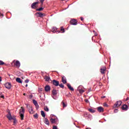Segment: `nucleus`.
I'll use <instances>...</instances> for the list:
<instances>
[{
    "label": "nucleus",
    "mask_w": 129,
    "mask_h": 129,
    "mask_svg": "<svg viewBox=\"0 0 129 129\" xmlns=\"http://www.w3.org/2000/svg\"><path fill=\"white\" fill-rule=\"evenodd\" d=\"M122 110H127V109H128V106H127L126 104H124L122 106V107H121Z\"/></svg>",
    "instance_id": "obj_11"
},
{
    "label": "nucleus",
    "mask_w": 129,
    "mask_h": 129,
    "mask_svg": "<svg viewBox=\"0 0 129 129\" xmlns=\"http://www.w3.org/2000/svg\"><path fill=\"white\" fill-rule=\"evenodd\" d=\"M81 89H82V86L80 85L78 87L77 91H79V90H81Z\"/></svg>",
    "instance_id": "obj_26"
},
{
    "label": "nucleus",
    "mask_w": 129,
    "mask_h": 129,
    "mask_svg": "<svg viewBox=\"0 0 129 129\" xmlns=\"http://www.w3.org/2000/svg\"><path fill=\"white\" fill-rule=\"evenodd\" d=\"M57 30V28H52V32L53 33H56V30Z\"/></svg>",
    "instance_id": "obj_30"
},
{
    "label": "nucleus",
    "mask_w": 129,
    "mask_h": 129,
    "mask_svg": "<svg viewBox=\"0 0 129 129\" xmlns=\"http://www.w3.org/2000/svg\"><path fill=\"white\" fill-rule=\"evenodd\" d=\"M100 70L101 74H104V71H105V68H104V69H101Z\"/></svg>",
    "instance_id": "obj_24"
},
{
    "label": "nucleus",
    "mask_w": 129,
    "mask_h": 129,
    "mask_svg": "<svg viewBox=\"0 0 129 129\" xmlns=\"http://www.w3.org/2000/svg\"><path fill=\"white\" fill-rule=\"evenodd\" d=\"M95 36H97V33H95Z\"/></svg>",
    "instance_id": "obj_50"
},
{
    "label": "nucleus",
    "mask_w": 129,
    "mask_h": 129,
    "mask_svg": "<svg viewBox=\"0 0 129 129\" xmlns=\"http://www.w3.org/2000/svg\"><path fill=\"white\" fill-rule=\"evenodd\" d=\"M36 108H37V109H38L39 108V104H37V105H35Z\"/></svg>",
    "instance_id": "obj_42"
},
{
    "label": "nucleus",
    "mask_w": 129,
    "mask_h": 129,
    "mask_svg": "<svg viewBox=\"0 0 129 129\" xmlns=\"http://www.w3.org/2000/svg\"><path fill=\"white\" fill-rule=\"evenodd\" d=\"M7 117L9 119V120H12V119H14V117L12 116V114L10 111L8 112V114L7 115Z\"/></svg>",
    "instance_id": "obj_4"
},
{
    "label": "nucleus",
    "mask_w": 129,
    "mask_h": 129,
    "mask_svg": "<svg viewBox=\"0 0 129 129\" xmlns=\"http://www.w3.org/2000/svg\"><path fill=\"white\" fill-rule=\"evenodd\" d=\"M19 113L20 117L21 118V120L24 119V114H25V108L23 107H21L19 110Z\"/></svg>",
    "instance_id": "obj_1"
},
{
    "label": "nucleus",
    "mask_w": 129,
    "mask_h": 129,
    "mask_svg": "<svg viewBox=\"0 0 129 129\" xmlns=\"http://www.w3.org/2000/svg\"><path fill=\"white\" fill-rule=\"evenodd\" d=\"M26 107L27 108V109L28 110L29 113H33V108L32 107V105L29 104H26Z\"/></svg>",
    "instance_id": "obj_2"
},
{
    "label": "nucleus",
    "mask_w": 129,
    "mask_h": 129,
    "mask_svg": "<svg viewBox=\"0 0 129 129\" xmlns=\"http://www.w3.org/2000/svg\"><path fill=\"white\" fill-rule=\"evenodd\" d=\"M50 122H51V123H55V122H57V121H58V118H50Z\"/></svg>",
    "instance_id": "obj_10"
},
{
    "label": "nucleus",
    "mask_w": 129,
    "mask_h": 129,
    "mask_svg": "<svg viewBox=\"0 0 129 129\" xmlns=\"http://www.w3.org/2000/svg\"><path fill=\"white\" fill-rule=\"evenodd\" d=\"M40 97H41V96H40Z\"/></svg>",
    "instance_id": "obj_61"
},
{
    "label": "nucleus",
    "mask_w": 129,
    "mask_h": 129,
    "mask_svg": "<svg viewBox=\"0 0 129 129\" xmlns=\"http://www.w3.org/2000/svg\"><path fill=\"white\" fill-rule=\"evenodd\" d=\"M86 129H89V128H87Z\"/></svg>",
    "instance_id": "obj_58"
},
{
    "label": "nucleus",
    "mask_w": 129,
    "mask_h": 129,
    "mask_svg": "<svg viewBox=\"0 0 129 129\" xmlns=\"http://www.w3.org/2000/svg\"><path fill=\"white\" fill-rule=\"evenodd\" d=\"M14 120V125H15L16 123H17V120L16 119V118L15 117H14V119H12Z\"/></svg>",
    "instance_id": "obj_28"
},
{
    "label": "nucleus",
    "mask_w": 129,
    "mask_h": 129,
    "mask_svg": "<svg viewBox=\"0 0 129 129\" xmlns=\"http://www.w3.org/2000/svg\"><path fill=\"white\" fill-rule=\"evenodd\" d=\"M36 15H38V16L37 17H38L39 18H43V17L46 16V14H43L41 12H37L36 13Z\"/></svg>",
    "instance_id": "obj_6"
},
{
    "label": "nucleus",
    "mask_w": 129,
    "mask_h": 129,
    "mask_svg": "<svg viewBox=\"0 0 129 129\" xmlns=\"http://www.w3.org/2000/svg\"><path fill=\"white\" fill-rule=\"evenodd\" d=\"M52 129H58V128L57 127V126H53Z\"/></svg>",
    "instance_id": "obj_39"
},
{
    "label": "nucleus",
    "mask_w": 129,
    "mask_h": 129,
    "mask_svg": "<svg viewBox=\"0 0 129 129\" xmlns=\"http://www.w3.org/2000/svg\"><path fill=\"white\" fill-rule=\"evenodd\" d=\"M101 98H105V96L101 97Z\"/></svg>",
    "instance_id": "obj_46"
},
{
    "label": "nucleus",
    "mask_w": 129,
    "mask_h": 129,
    "mask_svg": "<svg viewBox=\"0 0 129 129\" xmlns=\"http://www.w3.org/2000/svg\"><path fill=\"white\" fill-rule=\"evenodd\" d=\"M16 82H18V83H23V81H22V80H21V78H16Z\"/></svg>",
    "instance_id": "obj_19"
},
{
    "label": "nucleus",
    "mask_w": 129,
    "mask_h": 129,
    "mask_svg": "<svg viewBox=\"0 0 129 129\" xmlns=\"http://www.w3.org/2000/svg\"><path fill=\"white\" fill-rule=\"evenodd\" d=\"M2 77H0V82H2Z\"/></svg>",
    "instance_id": "obj_45"
},
{
    "label": "nucleus",
    "mask_w": 129,
    "mask_h": 129,
    "mask_svg": "<svg viewBox=\"0 0 129 129\" xmlns=\"http://www.w3.org/2000/svg\"><path fill=\"white\" fill-rule=\"evenodd\" d=\"M41 115L43 116V117H45L46 116V114H45V112L44 111L42 110L41 111Z\"/></svg>",
    "instance_id": "obj_22"
},
{
    "label": "nucleus",
    "mask_w": 129,
    "mask_h": 129,
    "mask_svg": "<svg viewBox=\"0 0 129 129\" xmlns=\"http://www.w3.org/2000/svg\"><path fill=\"white\" fill-rule=\"evenodd\" d=\"M97 110L99 112H103L104 111V109L101 106L98 107L97 108Z\"/></svg>",
    "instance_id": "obj_12"
},
{
    "label": "nucleus",
    "mask_w": 129,
    "mask_h": 129,
    "mask_svg": "<svg viewBox=\"0 0 129 129\" xmlns=\"http://www.w3.org/2000/svg\"><path fill=\"white\" fill-rule=\"evenodd\" d=\"M15 66L16 67L18 68H19L21 66V63L19 61V60L16 61Z\"/></svg>",
    "instance_id": "obj_18"
},
{
    "label": "nucleus",
    "mask_w": 129,
    "mask_h": 129,
    "mask_svg": "<svg viewBox=\"0 0 129 129\" xmlns=\"http://www.w3.org/2000/svg\"><path fill=\"white\" fill-rule=\"evenodd\" d=\"M43 10H44V8H43V7H41L39 9H36V11L38 12H41V11H43Z\"/></svg>",
    "instance_id": "obj_25"
},
{
    "label": "nucleus",
    "mask_w": 129,
    "mask_h": 129,
    "mask_svg": "<svg viewBox=\"0 0 129 129\" xmlns=\"http://www.w3.org/2000/svg\"><path fill=\"white\" fill-rule=\"evenodd\" d=\"M1 97H2V98H4V97H5V96L2 95V96H1Z\"/></svg>",
    "instance_id": "obj_47"
},
{
    "label": "nucleus",
    "mask_w": 129,
    "mask_h": 129,
    "mask_svg": "<svg viewBox=\"0 0 129 129\" xmlns=\"http://www.w3.org/2000/svg\"><path fill=\"white\" fill-rule=\"evenodd\" d=\"M44 89H45V91L48 92V91H49V90H51V87H50V86H49V85H46Z\"/></svg>",
    "instance_id": "obj_14"
},
{
    "label": "nucleus",
    "mask_w": 129,
    "mask_h": 129,
    "mask_svg": "<svg viewBox=\"0 0 129 129\" xmlns=\"http://www.w3.org/2000/svg\"><path fill=\"white\" fill-rule=\"evenodd\" d=\"M62 106L63 107H66V104H65V103L64 102L62 103Z\"/></svg>",
    "instance_id": "obj_37"
},
{
    "label": "nucleus",
    "mask_w": 129,
    "mask_h": 129,
    "mask_svg": "<svg viewBox=\"0 0 129 129\" xmlns=\"http://www.w3.org/2000/svg\"><path fill=\"white\" fill-rule=\"evenodd\" d=\"M61 1H65V0H61Z\"/></svg>",
    "instance_id": "obj_60"
},
{
    "label": "nucleus",
    "mask_w": 129,
    "mask_h": 129,
    "mask_svg": "<svg viewBox=\"0 0 129 129\" xmlns=\"http://www.w3.org/2000/svg\"><path fill=\"white\" fill-rule=\"evenodd\" d=\"M44 79H45L46 81L48 82V81H50V79H51V78H50V77H48L46 76Z\"/></svg>",
    "instance_id": "obj_21"
},
{
    "label": "nucleus",
    "mask_w": 129,
    "mask_h": 129,
    "mask_svg": "<svg viewBox=\"0 0 129 129\" xmlns=\"http://www.w3.org/2000/svg\"><path fill=\"white\" fill-rule=\"evenodd\" d=\"M122 103V102H121V101H118L115 104H114V107H117V106H120Z\"/></svg>",
    "instance_id": "obj_5"
},
{
    "label": "nucleus",
    "mask_w": 129,
    "mask_h": 129,
    "mask_svg": "<svg viewBox=\"0 0 129 129\" xmlns=\"http://www.w3.org/2000/svg\"><path fill=\"white\" fill-rule=\"evenodd\" d=\"M93 32H94V33H95V31L94 30V31H93Z\"/></svg>",
    "instance_id": "obj_54"
},
{
    "label": "nucleus",
    "mask_w": 129,
    "mask_h": 129,
    "mask_svg": "<svg viewBox=\"0 0 129 129\" xmlns=\"http://www.w3.org/2000/svg\"><path fill=\"white\" fill-rule=\"evenodd\" d=\"M88 110L90 111V112H91V113H94V112H95V110L93 109L89 108L88 109Z\"/></svg>",
    "instance_id": "obj_20"
},
{
    "label": "nucleus",
    "mask_w": 129,
    "mask_h": 129,
    "mask_svg": "<svg viewBox=\"0 0 129 129\" xmlns=\"http://www.w3.org/2000/svg\"><path fill=\"white\" fill-rule=\"evenodd\" d=\"M70 23L71 25H73V26H76L77 25V21L75 19H72Z\"/></svg>",
    "instance_id": "obj_7"
},
{
    "label": "nucleus",
    "mask_w": 129,
    "mask_h": 129,
    "mask_svg": "<svg viewBox=\"0 0 129 129\" xmlns=\"http://www.w3.org/2000/svg\"><path fill=\"white\" fill-rule=\"evenodd\" d=\"M41 100H44V99H41Z\"/></svg>",
    "instance_id": "obj_56"
},
{
    "label": "nucleus",
    "mask_w": 129,
    "mask_h": 129,
    "mask_svg": "<svg viewBox=\"0 0 129 129\" xmlns=\"http://www.w3.org/2000/svg\"><path fill=\"white\" fill-rule=\"evenodd\" d=\"M52 82V84L54 85V86H59V81L56 80H53Z\"/></svg>",
    "instance_id": "obj_8"
},
{
    "label": "nucleus",
    "mask_w": 129,
    "mask_h": 129,
    "mask_svg": "<svg viewBox=\"0 0 129 129\" xmlns=\"http://www.w3.org/2000/svg\"><path fill=\"white\" fill-rule=\"evenodd\" d=\"M1 16H4V15L0 13V17H1Z\"/></svg>",
    "instance_id": "obj_51"
},
{
    "label": "nucleus",
    "mask_w": 129,
    "mask_h": 129,
    "mask_svg": "<svg viewBox=\"0 0 129 129\" xmlns=\"http://www.w3.org/2000/svg\"><path fill=\"white\" fill-rule=\"evenodd\" d=\"M39 4V1L37 2H34L31 5V8L32 9H36V5Z\"/></svg>",
    "instance_id": "obj_13"
},
{
    "label": "nucleus",
    "mask_w": 129,
    "mask_h": 129,
    "mask_svg": "<svg viewBox=\"0 0 129 129\" xmlns=\"http://www.w3.org/2000/svg\"><path fill=\"white\" fill-rule=\"evenodd\" d=\"M42 90H43V88L39 89V90H40V91H42Z\"/></svg>",
    "instance_id": "obj_49"
},
{
    "label": "nucleus",
    "mask_w": 129,
    "mask_h": 129,
    "mask_svg": "<svg viewBox=\"0 0 129 129\" xmlns=\"http://www.w3.org/2000/svg\"><path fill=\"white\" fill-rule=\"evenodd\" d=\"M51 97H52V98H53V99H55V100H56V99H58V98L57 97V95H54L51 94Z\"/></svg>",
    "instance_id": "obj_23"
},
{
    "label": "nucleus",
    "mask_w": 129,
    "mask_h": 129,
    "mask_svg": "<svg viewBox=\"0 0 129 129\" xmlns=\"http://www.w3.org/2000/svg\"><path fill=\"white\" fill-rule=\"evenodd\" d=\"M59 87H61V88H64V85L63 84H60L58 85Z\"/></svg>",
    "instance_id": "obj_34"
},
{
    "label": "nucleus",
    "mask_w": 129,
    "mask_h": 129,
    "mask_svg": "<svg viewBox=\"0 0 129 129\" xmlns=\"http://www.w3.org/2000/svg\"><path fill=\"white\" fill-rule=\"evenodd\" d=\"M61 81L63 84H66V83H67V80L66 79V77L64 76H61Z\"/></svg>",
    "instance_id": "obj_9"
},
{
    "label": "nucleus",
    "mask_w": 129,
    "mask_h": 129,
    "mask_svg": "<svg viewBox=\"0 0 129 129\" xmlns=\"http://www.w3.org/2000/svg\"><path fill=\"white\" fill-rule=\"evenodd\" d=\"M92 40H93V37H92Z\"/></svg>",
    "instance_id": "obj_55"
},
{
    "label": "nucleus",
    "mask_w": 129,
    "mask_h": 129,
    "mask_svg": "<svg viewBox=\"0 0 129 129\" xmlns=\"http://www.w3.org/2000/svg\"><path fill=\"white\" fill-rule=\"evenodd\" d=\"M44 110L45 111H49V108H48V107H47V106H45L44 107Z\"/></svg>",
    "instance_id": "obj_31"
},
{
    "label": "nucleus",
    "mask_w": 129,
    "mask_h": 129,
    "mask_svg": "<svg viewBox=\"0 0 129 129\" xmlns=\"http://www.w3.org/2000/svg\"><path fill=\"white\" fill-rule=\"evenodd\" d=\"M105 121H106V120H105Z\"/></svg>",
    "instance_id": "obj_59"
},
{
    "label": "nucleus",
    "mask_w": 129,
    "mask_h": 129,
    "mask_svg": "<svg viewBox=\"0 0 129 129\" xmlns=\"http://www.w3.org/2000/svg\"><path fill=\"white\" fill-rule=\"evenodd\" d=\"M83 20H84V19L83 18V17H81V21H83Z\"/></svg>",
    "instance_id": "obj_44"
},
{
    "label": "nucleus",
    "mask_w": 129,
    "mask_h": 129,
    "mask_svg": "<svg viewBox=\"0 0 129 129\" xmlns=\"http://www.w3.org/2000/svg\"><path fill=\"white\" fill-rule=\"evenodd\" d=\"M25 86L27 87L28 86V84H26Z\"/></svg>",
    "instance_id": "obj_52"
},
{
    "label": "nucleus",
    "mask_w": 129,
    "mask_h": 129,
    "mask_svg": "<svg viewBox=\"0 0 129 129\" xmlns=\"http://www.w3.org/2000/svg\"><path fill=\"white\" fill-rule=\"evenodd\" d=\"M29 81H30V80L27 79L25 80V83H28L29 82Z\"/></svg>",
    "instance_id": "obj_41"
},
{
    "label": "nucleus",
    "mask_w": 129,
    "mask_h": 129,
    "mask_svg": "<svg viewBox=\"0 0 129 129\" xmlns=\"http://www.w3.org/2000/svg\"><path fill=\"white\" fill-rule=\"evenodd\" d=\"M67 86H68L69 89H70V90H71L72 91H74V88H73V87H71V85H70V84H68Z\"/></svg>",
    "instance_id": "obj_16"
},
{
    "label": "nucleus",
    "mask_w": 129,
    "mask_h": 129,
    "mask_svg": "<svg viewBox=\"0 0 129 129\" xmlns=\"http://www.w3.org/2000/svg\"><path fill=\"white\" fill-rule=\"evenodd\" d=\"M44 123L45 124H47V125H50V122H49V120L47 118H44Z\"/></svg>",
    "instance_id": "obj_15"
},
{
    "label": "nucleus",
    "mask_w": 129,
    "mask_h": 129,
    "mask_svg": "<svg viewBox=\"0 0 129 129\" xmlns=\"http://www.w3.org/2000/svg\"><path fill=\"white\" fill-rule=\"evenodd\" d=\"M128 99V97H127L126 100H125V101H127V100Z\"/></svg>",
    "instance_id": "obj_48"
},
{
    "label": "nucleus",
    "mask_w": 129,
    "mask_h": 129,
    "mask_svg": "<svg viewBox=\"0 0 129 129\" xmlns=\"http://www.w3.org/2000/svg\"><path fill=\"white\" fill-rule=\"evenodd\" d=\"M85 102H86V103H88V102H89V101L88 100V99H85Z\"/></svg>",
    "instance_id": "obj_40"
},
{
    "label": "nucleus",
    "mask_w": 129,
    "mask_h": 129,
    "mask_svg": "<svg viewBox=\"0 0 129 129\" xmlns=\"http://www.w3.org/2000/svg\"><path fill=\"white\" fill-rule=\"evenodd\" d=\"M79 92H80V93H81V94H82V93H83V92H84V90H83V89H81V90H80L79 91H78Z\"/></svg>",
    "instance_id": "obj_33"
},
{
    "label": "nucleus",
    "mask_w": 129,
    "mask_h": 129,
    "mask_svg": "<svg viewBox=\"0 0 129 129\" xmlns=\"http://www.w3.org/2000/svg\"><path fill=\"white\" fill-rule=\"evenodd\" d=\"M104 106H106V107H107V106H108V105H107V104H106V103H104Z\"/></svg>",
    "instance_id": "obj_43"
},
{
    "label": "nucleus",
    "mask_w": 129,
    "mask_h": 129,
    "mask_svg": "<svg viewBox=\"0 0 129 129\" xmlns=\"http://www.w3.org/2000/svg\"><path fill=\"white\" fill-rule=\"evenodd\" d=\"M118 110L117 109H114V113H116L117 112Z\"/></svg>",
    "instance_id": "obj_36"
},
{
    "label": "nucleus",
    "mask_w": 129,
    "mask_h": 129,
    "mask_svg": "<svg viewBox=\"0 0 129 129\" xmlns=\"http://www.w3.org/2000/svg\"><path fill=\"white\" fill-rule=\"evenodd\" d=\"M4 64H5V62L3 60H0V65H4Z\"/></svg>",
    "instance_id": "obj_35"
},
{
    "label": "nucleus",
    "mask_w": 129,
    "mask_h": 129,
    "mask_svg": "<svg viewBox=\"0 0 129 129\" xmlns=\"http://www.w3.org/2000/svg\"><path fill=\"white\" fill-rule=\"evenodd\" d=\"M52 94L53 95H57V94L58 93L57 92V90L53 89V90L51 91Z\"/></svg>",
    "instance_id": "obj_17"
},
{
    "label": "nucleus",
    "mask_w": 129,
    "mask_h": 129,
    "mask_svg": "<svg viewBox=\"0 0 129 129\" xmlns=\"http://www.w3.org/2000/svg\"><path fill=\"white\" fill-rule=\"evenodd\" d=\"M4 85L7 89H11L12 88V83H6Z\"/></svg>",
    "instance_id": "obj_3"
},
{
    "label": "nucleus",
    "mask_w": 129,
    "mask_h": 129,
    "mask_svg": "<svg viewBox=\"0 0 129 129\" xmlns=\"http://www.w3.org/2000/svg\"><path fill=\"white\" fill-rule=\"evenodd\" d=\"M33 101L34 105H37L38 102H37V101H36V100H33Z\"/></svg>",
    "instance_id": "obj_27"
},
{
    "label": "nucleus",
    "mask_w": 129,
    "mask_h": 129,
    "mask_svg": "<svg viewBox=\"0 0 129 129\" xmlns=\"http://www.w3.org/2000/svg\"><path fill=\"white\" fill-rule=\"evenodd\" d=\"M60 31H62V33H65V29H64V28L63 27H61L60 28Z\"/></svg>",
    "instance_id": "obj_29"
},
{
    "label": "nucleus",
    "mask_w": 129,
    "mask_h": 129,
    "mask_svg": "<svg viewBox=\"0 0 129 129\" xmlns=\"http://www.w3.org/2000/svg\"><path fill=\"white\" fill-rule=\"evenodd\" d=\"M23 95H26V94H25V93H24Z\"/></svg>",
    "instance_id": "obj_53"
},
{
    "label": "nucleus",
    "mask_w": 129,
    "mask_h": 129,
    "mask_svg": "<svg viewBox=\"0 0 129 129\" xmlns=\"http://www.w3.org/2000/svg\"><path fill=\"white\" fill-rule=\"evenodd\" d=\"M33 116L34 118L37 119V118H38V113H36L35 114L33 115Z\"/></svg>",
    "instance_id": "obj_32"
},
{
    "label": "nucleus",
    "mask_w": 129,
    "mask_h": 129,
    "mask_svg": "<svg viewBox=\"0 0 129 129\" xmlns=\"http://www.w3.org/2000/svg\"><path fill=\"white\" fill-rule=\"evenodd\" d=\"M0 125H2V124L0 123Z\"/></svg>",
    "instance_id": "obj_57"
},
{
    "label": "nucleus",
    "mask_w": 129,
    "mask_h": 129,
    "mask_svg": "<svg viewBox=\"0 0 129 129\" xmlns=\"http://www.w3.org/2000/svg\"><path fill=\"white\" fill-rule=\"evenodd\" d=\"M40 3H41L42 5H43V3L44 2H45V0H40Z\"/></svg>",
    "instance_id": "obj_38"
}]
</instances>
